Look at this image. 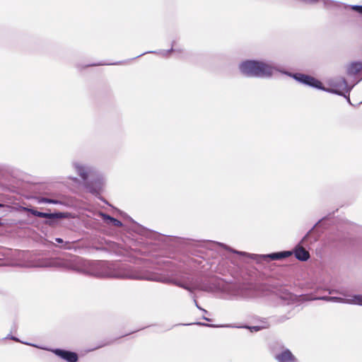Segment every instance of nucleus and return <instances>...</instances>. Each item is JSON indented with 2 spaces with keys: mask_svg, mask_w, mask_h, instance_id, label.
Listing matches in <instances>:
<instances>
[{
  "mask_svg": "<svg viewBox=\"0 0 362 362\" xmlns=\"http://www.w3.org/2000/svg\"><path fill=\"white\" fill-rule=\"evenodd\" d=\"M64 267L71 269L82 274L100 278L110 277L146 279L148 281L173 284L188 291L189 293H192L195 290L212 292L219 287L218 279L216 278L192 279L189 284H186L177 279L160 277L153 274H142L132 269L129 267H121L116 264L107 262L101 261L89 263L79 257H76L72 262H64Z\"/></svg>",
  "mask_w": 362,
  "mask_h": 362,
  "instance_id": "obj_1",
  "label": "nucleus"
},
{
  "mask_svg": "<svg viewBox=\"0 0 362 362\" xmlns=\"http://www.w3.org/2000/svg\"><path fill=\"white\" fill-rule=\"evenodd\" d=\"M71 165L83 180L86 189L95 197L99 195L103 190L104 180L96 168L80 160H74Z\"/></svg>",
  "mask_w": 362,
  "mask_h": 362,
  "instance_id": "obj_2",
  "label": "nucleus"
},
{
  "mask_svg": "<svg viewBox=\"0 0 362 362\" xmlns=\"http://www.w3.org/2000/svg\"><path fill=\"white\" fill-rule=\"evenodd\" d=\"M238 68L243 76L250 78H269L272 77L274 71H281V69L271 63L255 59L243 61Z\"/></svg>",
  "mask_w": 362,
  "mask_h": 362,
  "instance_id": "obj_3",
  "label": "nucleus"
},
{
  "mask_svg": "<svg viewBox=\"0 0 362 362\" xmlns=\"http://www.w3.org/2000/svg\"><path fill=\"white\" fill-rule=\"evenodd\" d=\"M323 219H325V218L320 219L317 223H316L291 251L298 260L305 262L309 259L310 257V253L303 246H307L308 243L311 244L318 240L320 234H315L313 236H311V233L314 231L315 227H317Z\"/></svg>",
  "mask_w": 362,
  "mask_h": 362,
  "instance_id": "obj_4",
  "label": "nucleus"
},
{
  "mask_svg": "<svg viewBox=\"0 0 362 362\" xmlns=\"http://www.w3.org/2000/svg\"><path fill=\"white\" fill-rule=\"evenodd\" d=\"M329 84L332 88H326L323 86V89L321 90L328 93L344 96L351 104L349 93L356 85L355 83L352 86H349L347 84L346 80L344 77H337L331 79L329 81Z\"/></svg>",
  "mask_w": 362,
  "mask_h": 362,
  "instance_id": "obj_5",
  "label": "nucleus"
},
{
  "mask_svg": "<svg viewBox=\"0 0 362 362\" xmlns=\"http://www.w3.org/2000/svg\"><path fill=\"white\" fill-rule=\"evenodd\" d=\"M22 209L23 211H27L35 216L46 218V220L44 221V223L50 226H54L58 220L66 218L69 216V213H64L61 211L47 213L39 211L33 208L28 207H23Z\"/></svg>",
  "mask_w": 362,
  "mask_h": 362,
  "instance_id": "obj_6",
  "label": "nucleus"
},
{
  "mask_svg": "<svg viewBox=\"0 0 362 362\" xmlns=\"http://www.w3.org/2000/svg\"><path fill=\"white\" fill-rule=\"evenodd\" d=\"M280 73L293 78L296 81H298L302 84H304V85H306L310 87L315 88H317L319 90L323 89L322 83L319 80L316 79L315 78H314L311 76L304 74H300V73L293 74V73H291L289 71H284V70H281V71H280Z\"/></svg>",
  "mask_w": 362,
  "mask_h": 362,
  "instance_id": "obj_7",
  "label": "nucleus"
},
{
  "mask_svg": "<svg viewBox=\"0 0 362 362\" xmlns=\"http://www.w3.org/2000/svg\"><path fill=\"white\" fill-rule=\"evenodd\" d=\"M228 293L235 298H250L255 295V291L250 285L245 284H233L228 288Z\"/></svg>",
  "mask_w": 362,
  "mask_h": 362,
  "instance_id": "obj_8",
  "label": "nucleus"
},
{
  "mask_svg": "<svg viewBox=\"0 0 362 362\" xmlns=\"http://www.w3.org/2000/svg\"><path fill=\"white\" fill-rule=\"evenodd\" d=\"M276 295L288 305H293L298 301V297L296 295L284 287H281L277 290Z\"/></svg>",
  "mask_w": 362,
  "mask_h": 362,
  "instance_id": "obj_9",
  "label": "nucleus"
},
{
  "mask_svg": "<svg viewBox=\"0 0 362 362\" xmlns=\"http://www.w3.org/2000/svg\"><path fill=\"white\" fill-rule=\"evenodd\" d=\"M52 351L57 356L67 362H77L78 359V354L76 352L62 349H54Z\"/></svg>",
  "mask_w": 362,
  "mask_h": 362,
  "instance_id": "obj_10",
  "label": "nucleus"
},
{
  "mask_svg": "<svg viewBox=\"0 0 362 362\" xmlns=\"http://www.w3.org/2000/svg\"><path fill=\"white\" fill-rule=\"evenodd\" d=\"M274 359L277 362H297V358L293 354L290 349L283 348V349L274 355Z\"/></svg>",
  "mask_w": 362,
  "mask_h": 362,
  "instance_id": "obj_11",
  "label": "nucleus"
},
{
  "mask_svg": "<svg viewBox=\"0 0 362 362\" xmlns=\"http://www.w3.org/2000/svg\"><path fill=\"white\" fill-rule=\"evenodd\" d=\"M346 71L348 76L356 77L362 72V62L355 61L347 64Z\"/></svg>",
  "mask_w": 362,
  "mask_h": 362,
  "instance_id": "obj_12",
  "label": "nucleus"
},
{
  "mask_svg": "<svg viewBox=\"0 0 362 362\" xmlns=\"http://www.w3.org/2000/svg\"><path fill=\"white\" fill-rule=\"evenodd\" d=\"M293 255L291 251H281L277 252H272L268 255H263L264 259H270L271 260H279L287 258Z\"/></svg>",
  "mask_w": 362,
  "mask_h": 362,
  "instance_id": "obj_13",
  "label": "nucleus"
},
{
  "mask_svg": "<svg viewBox=\"0 0 362 362\" xmlns=\"http://www.w3.org/2000/svg\"><path fill=\"white\" fill-rule=\"evenodd\" d=\"M99 215L103 218V220L108 224H111L112 226L117 227H121L123 225L119 220L110 216L109 214H105L103 212H100Z\"/></svg>",
  "mask_w": 362,
  "mask_h": 362,
  "instance_id": "obj_14",
  "label": "nucleus"
},
{
  "mask_svg": "<svg viewBox=\"0 0 362 362\" xmlns=\"http://www.w3.org/2000/svg\"><path fill=\"white\" fill-rule=\"evenodd\" d=\"M310 300H322L325 301L335 302V303H346L348 301V298H341L337 296H319L311 298Z\"/></svg>",
  "mask_w": 362,
  "mask_h": 362,
  "instance_id": "obj_15",
  "label": "nucleus"
},
{
  "mask_svg": "<svg viewBox=\"0 0 362 362\" xmlns=\"http://www.w3.org/2000/svg\"><path fill=\"white\" fill-rule=\"evenodd\" d=\"M36 202L38 204H61L62 202L54 199H49L43 197H35Z\"/></svg>",
  "mask_w": 362,
  "mask_h": 362,
  "instance_id": "obj_16",
  "label": "nucleus"
},
{
  "mask_svg": "<svg viewBox=\"0 0 362 362\" xmlns=\"http://www.w3.org/2000/svg\"><path fill=\"white\" fill-rule=\"evenodd\" d=\"M347 304L358 305L362 306V295L356 294L348 298Z\"/></svg>",
  "mask_w": 362,
  "mask_h": 362,
  "instance_id": "obj_17",
  "label": "nucleus"
},
{
  "mask_svg": "<svg viewBox=\"0 0 362 362\" xmlns=\"http://www.w3.org/2000/svg\"><path fill=\"white\" fill-rule=\"evenodd\" d=\"M217 244L221 246V247L224 248L225 250H228L233 253H235V254H237V255H242V256H247L249 255V254H247V252H240V251H238V250H235L231 247H230L229 246L223 244V243H217Z\"/></svg>",
  "mask_w": 362,
  "mask_h": 362,
  "instance_id": "obj_18",
  "label": "nucleus"
},
{
  "mask_svg": "<svg viewBox=\"0 0 362 362\" xmlns=\"http://www.w3.org/2000/svg\"><path fill=\"white\" fill-rule=\"evenodd\" d=\"M55 241L58 243L62 244L60 246V248L65 249V250H71V243L69 242H64L62 238H56Z\"/></svg>",
  "mask_w": 362,
  "mask_h": 362,
  "instance_id": "obj_19",
  "label": "nucleus"
},
{
  "mask_svg": "<svg viewBox=\"0 0 362 362\" xmlns=\"http://www.w3.org/2000/svg\"><path fill=\"white\" fill-rule=\"evenodd\" d=\"M196 325H200V326H204V327H219L218 325H215L212 324H207L205 322H196ZM220 327H233V326L230 325H221Z\"/></svg>",
  "mask_w": 362,
  "mask_h": 362,
  "instance_id": "obj_20",
  "label": "nucleus"
},
{
  "mask_svg": "<svg viewBox=\"0 0 362 362\" xmlns=\"http://www.w3.org/2000/svg\"><path fill=\"white\" fill-rule=\"evenodd\" d=\"M345 8L350 7L353 11H355L361 14H362V6L361 5H345Z\"/></svg>",
  "mask_w": 362,
  "mask_h": 362,
  "instance_id": "obj_21",
  "label": "nucleus"
},
{
  "mask_svg": "<svg viewBox=\"0 0 362 362\" xmlns=\"http://www.w3.org/2000/svg\"><path fill=\"white\" fill-rule=\"evenodd\" d=\"M173 52H180V50H178L177 49H174L173 48V45L172 47L170 49H168V50H160V51H159L158 53L161 54L163 56H166L169 53Z\"/></svg>",
  "mask_w": 362,
  "mask_h": 362,
  "instance_id": "obj_22",
  "label": "nucleus"
},
{
  "mask_svg": "<svg viewBox=\"0 0 362 362\" xmlns=\"http://www.w3.org/2000/svg\"><path fill=\"white\" fill-rule=\"evenodd\" d=\"M241 328H246V329H249L250 330L251 332H258L261 329V327L259 326H243V327H240Z\"/></svg>",
  "mask_w": 362,
  "mask_h": 362,
  "instance_id": "obj_23",
  "label": "nucleus"
},
{
  "mask_svg": "<svg viewBox=\"0 0 362 362\" xmlns=\"http://www.w3.org/2000/svg\"><path fill=\"white\" fill-rule=\"evenodd\" d=\"M324 4V6L326 8H328L331 6L332 4H333V1L332 0H322Z\"/></svg>",
  "mask_w": 362,
  "mask_h": 362,
  "instance_id": "obj_24",
  "label": "nucleus"
},
{
  "mask_svg": "<svg viewBox=\"0 0 362 362\" xmlns=\"http://www.w3.org/2000/svg\"><path fill=\"white\" fill-rule=\"evenodd\" d=\"M11 340H13L15 341H17V342H21V343H23V341H20L17 337H14V336H11Z\"/></svg>",
  "mask_w": 362,
  "mask_h": 362,
  "instance_id": "obj_25",
  "label": "nucleus"
},
{
  "mask_svg": "<svg viewBox=\"0 0 362 362\" xmlns=\"http://www.w3.org/2000/svg\"><path fill=\"white\" fill-rule=\"evenodd\" d=\"M194 303L195 305V306L199 309V310H201L202 308L199 305L198 303H197V299H194Z\"/></svg>",
  "mask_w": 362,
  "mask_h": 362,
  "instance_id": "obj_26",
  "label": "nucleus"
},
{
  "mask_svg": "<svg viewBox=\"0 0 362 362\" xmlns=\"http://www.w3.org/2000/svg\"><path fill=\"white\" fill-rule=\"evenodd\" d=\"M146 53V52H144V53H143V54H140L139 56L136 57L135 58L139 57H141V56H142V55L145 54ZM147 53H148V52ZM149 53H157V52L151 51V52H149Z\"/></svg>",
  "mask_w": 362,
  "mask_h": 362,
  "instance_id": "obj_27",
  "label": "nucleus"
},
{
  "mask_svg": "<svg viewBox=\"0 0 362 362\" xmlns=\"http://www.w3.org/2000/svg\"><path fill=\"white\" fill-rule=\"evenodd\" d=\"M191 298L194 300L196 299V296L194 293V291L192 293H190Z\"/></svg>",
  "mask_w": 362,
  "mask_h": 362,
  "instance_id": "obj_28",
  "label": "nucleus"
},
{
  "mask_svg": "<svg viewBox=\"0 0 362 362\" xmlns=\"http://www.w3.org/2000/svg\"><path fill=\"white\" fill-rule=\"evenodd\" d=\"M202 319H203V320H206V321H208V322H210V321L211 320V319H209V318H208V317H205V316H203V317H202Z\"/></svg>",
  "mask_w": 362,
  "mask_h": 362,
  "instance_id": "obj_29",
  "label": "nucleus"
},
{
  "mask_svg": "<svg viewBox=\"0 0 362 362\" xmlns=\"http://www.w3.org/2000/svg\"><path fill=\"white\" fill-rule=\"evenodd\" d=\"M337 293V291H335V290H329V294H332V293Z\"/></svg>",
  "mask_w": 362,
  "mask_h": 362,
  "instance_id": "obj_30",
  "label": "nucleus"
},
{
  "mask_svg": "<svg viewBox=\"0 0 362 362\" xmlns=\"http://www.w3.org/2000/svg\"><path fill=\"white\" fill-rule=\"evenodd\" d=\"M11 336H12L11 334H8L4 339H11Z\"/></svg>",
  "mask_w": 362,
  "mask_h": 362,
  "instance_id": "obj_31",
  "label": "nucleus"
},
{
  "mask_svg": "<svg viewBox=\"0 0 362 362\" xmlns=\"http://www.w3.org/2000/svg\"><path fill=\"white\" fill-rule=\"evenodd\" d=\"M200 310H202V312H204V313H208L206 310H205V309H204V308H202V309H201Z\"/></svg>",
  "mask_w": 362,
  "mask_h": 362,
  "instance_id": "obj_32",
  "label": "nucleus"
},
{
  "mask_svg": "<svg viewBox=\"0 0 362 362\" xmlns=\"http://www.w3.org/2000/svg\"><path fill=\"white\" fill-rule=\"evenodd\" d=\"M25 344H28V343H25ZM29 345H31V346H37L36 345H35V344H29Z\"/></svg>",
  "mask_w": 362,
  "mask_h": 362,
  "instance_id": "obj_33",
  "label": "nucleus"
},
{
  "mask_svg": "<svg viewBox=\"0 0 362 362\" xmlns=\"http://www.w3.org/2000/svg\"><path fill=\"white\" fill-rule=\"evenodd\" d=\"M120 64L119 62H115V63H112V64L117 65V64Z\"/></svg>",
  "mask_w": 362,
  "mask_h": 362,
  "instance_id": "obj_34",
  "label": "nucleus"
},
{
  "mask_svg": "<svg viewBox=\"0 0 362 362\" xmlns=\"http://www.w3.org/2000/svg\"><path fill=\"white\" fill-rule=\"evenodd\" d=\"M4 204H0V208L4 207Z\"/></svg>",
  "mask_w": 362,
  "mask_h": 362,
  "instance_id": "obj_35",
  "label": "nucleus"
},
{
  "mask_svg": "<svg viewBox=\"0 0 362 362\" xmlns=\"http://www.w3.org/2000/svg\"><path fill=\"white\" fill-rule=\"evenodd\" d=\"M291 316H292V315H290L289 316H288V317H286V319H289Z\"/></svg>",
  "mask_w": 362,
  "mask_h": 362,
  "instance_id": "obj_36",
  "label": "nucleus"
}]
</instances>
